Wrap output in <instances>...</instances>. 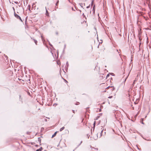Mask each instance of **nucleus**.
<instances>
[{"mask_svg":"<svg viewBox=\"0 0 151 151\" xmlns=\"http://www.w3.org/2000/svg\"><path fill=\"white\" fill-rule=\"evenodd\" d=\"M14 16L17 19H19L22 22H23L21 17L19 15L17 14L16 13H15V12H14Z\"/></svg>","mask_w":151,"mask_h":151,"instance_id":"f257e3e1","label":"nucleus"},{"mask_svg":"<svg viewBox=\"0 0 151 151\" xmlns=\"http://www.w3.org/2000/svg\"><path fill=\"white\" fill-rule=\"evenodd\" d=\"M68 66H69V64H68V62H67L66 63V65L65 67V70H68Z\"/></svg>","mask_w":151,"mask_h":151,"instance_id":"f03ea898","label":"nucleus"},{"mask_svg":"<svg viewBox=\"0 0 151 151\" xmlns=\"http://www.w3.org/2000/svg\"><path fill=\"white\" fill-rule=\"evenodd\" d=\"M101 132L100 137L102 135H103L102 132H103V130L104 129H103V127L102 126H101Z\"/></svg>","mask_w":151,"mask_h":151,"instance_id":"7ed1b4c3","label":"nucleus"},{"mask_svg":"<svg viewBox=\"0 0 151 151\" xmlns=\"http://www.w3.org/2000/svg\"><path fill=\"white\" fill-rule=\"evenodd\" d=\"M57 132H56L53 135H52V138H53V137H54L55 136H56V134Z\"/></svg>","mask_w":151,"mask_h":151,"instance_id":"20e7f679","label":"nucleus"},{"mask_svg":"<svg viewBox=\"0 0 151 151\" xmlns=\"http://www.w3.org/2000/svg\"><path fill=\"white\" fill-rule=\"evenodd\" d=\"M46 10V14L47 16H48L49 15V13L48 11L47 10L46 7H45Z\"/></svg>","mask_w":151,"mask_h":151,"instance_id":"39448f33","label":"nucleus"},{"mask_svg":"<svg viewBox=\"0 0 151 151\" xmlns=\"http://www.w3.org/2000/svg\"><path fill=\"white\" fill-rule=\"evenodd\" d=\"M95 125H96V122H95V121L93 124V131H94V130Z\"/></svg>","mask_w":151,"mask_h":151,"instance_id":"423d86ee","label":"nucleus"},{"mask_svg":"<svg viewBox=\"0 0 151 151\" xmlns=\"http://www.w3.org/2000/svg\"><path fill=\"white\" fill-rule=\"evenodd\" d=\"M98 133L97 134H96V136H96V137H93L94 139L95 140H96V139H97L98 138Z\"/></svg>","mask_w":151,"mask_h":151,"instance_id":"0eeeda50","label":"nucleus"},{"mask_svg":"<svg viewBox=\"0 0 151 151\" xmlns=\"http://www.w3.org/2000/svg\"><path fill=\"white\" fill-rule=\"evenodd\" d=\"M42 149V148L41 147L40 148L37 149L36 151H41Z\"/></svg>","mask_w":151,"mask_h":151,"instance_id":"6e6552de","label":"nucleus"},{"mask_svg":"<svg viewBox=\"0 0 151 151\" xmlns=\"http://www.w3.org/2000/svg\"><path fill=\"white\" fill-rule=\"evenodd\" d=\"M65 129L64 127H63L60 129V131L61 132Z\"/></svg>","mask_w":151,"mask_h":151,"instance_id":"1a4fd4ad","label":"nucleus"},{"mask_svg":"<svg viewBox=\"0 0 151 151\" xmlns=\"http://www.w3.org/2000/svg\"><path fill=\"white\" fill-rule=\"evenodd\" d=\"M33 40L35 43V44H36V45H37V40H35V39H32Z\"/></svg>","mask_w":151,"mask_h":151,"instance_id":"9d476101","label":"nucleus"},{"mask_svg":"<svg viewBox=\"0 0 151 151\" xmlns=\"http://www.w3.org/2000/svg\"><path fill=\"white\" fill-rule=\"evenodd\" d=\"M93 1H94L93 0H92V2H91V7L93 5Z\"/></svg>","mask_w":151,"mask_h":151,"instance_id":"9b49d317","label":"nucleus"},{"mask_svg":"<svg viewBox=\"0 0 151 151\" xmlns=\"http://www.w3.org/2000/svg\"><path fill=\"white\" fill-rule=\"evenodd\" d=\"M38 140L39 141V142L40 143L41 142V139H40V137H38Z\"/></svg>","mask_w":151,"mask_h":151,"instance_id":"f8f14e48","label":"nucleus"},{"mask_svg":"<svg viewBox=\"0 0 151 151\" xmlns=\"http://www.w3.org/2000/svg\"><path fill=\"white\" fill-rule=\"evenodd\" d=\"M19 100L20 101H21L22 102V99H21V95H19Z\"/></svg>","mask_w":151,"mask_h":151,"instance_id":"ddd939ff","label":"nucleus"},{"mask_svg":"<svg viewBox=\"0 0 151 151\" xmlns=\"http://www.w3.org/2000/svg\"><path fill=\"white\" fill-rule=\"evenodd\" d=\"M59 3V1H57L55 4L56 6H57Z\"/></svg>","mask_w":151,"mask_h":151,"instance_id":"4468645a","label":"nucleus"},{"mask_svg":"<svg viewBox=\"0 0 151 151\" xmlns=\"http://www.w3.org/2000/svg\"><path fill=\"white\" fill-rule=\"evenodd\" d=\"M41 38H42V41H43V42H44L45 40H44V39H43L42 36H41Z\"/></svg>","mask_w":151,"mask_h":151,"instance_id":"2eb2a0df","label":"nucleus"},{"mask_svg":"<svg viewBox=\"0 0 151 151\" xmlns=\"http://www.w3.org/2000/svg\"><path fill=\"white\" fill-rule=\"evenodd\" d=\"M49 45L52 47H53V46L49 42Z\"/></svg>","mask_w":151,"mask_h":151,"instance_id":"dca6fc26","label":"nucleus"},{"mask_svg":"<svg viewBox=\"0 0 151 151\" xmlns=\"http://www.w3.org/2000/svg\"><path fill=\"white\" fill-rule=\"evenodd\" d=\"M79 103H80L79 102H77L76 103V105H78L79 104Z\"/></svg>","mask_w":151,"mask_h":151,"instance_id":"f3484780","label":"nucleus"},{"mask_svg":"<svg viewBox=\"0 0 151 151\" xmlns=\"http://www.w3.org/2000/svg\"><path fill=\"white\" fill-rule=\"evenodd\" d=\"M14 2L16 4H17L18 3V2L17 1H14Z\"/></svg>","mask_w":151,"mask_h":151,"instance_id":"a211bd4d","label":"nucleus"},{"mask_svg":"<svg viewBox=\"0 0 151 151\" xmlns=\"http://www.w3.org/2000/svg\"><path fill=\"white\" fill-rule=\"evenodd\" d=\"M113 96H109V97H108V98H109V99H111V98Z\"/></svg>","mask_w":151,"mask_h":151,"instance_id":"6ab92c4d","label":"nucleus"},{"mask_svg":"<svg viewBox=\"0 0 151 151\" xmlns=\"http://www.w3.org/2000/svg\"><path fill=\"white\" fill-rule=\"evenodd\" d=\"M144 139H145L146 140H147V141H151V140H150V139H145V138H143Z\"/></svg>","mask_w":151,"mask_h":151,"instance_id":"aec40b11","label":"nucleus"},{"mask_svg":"<svg viewBox=\"0 0 151 151\" xmlns=\"http://www.w3.org/2000/svg\"><path fill=\"white\" fill-rule=\"evenodd\" d=\"M72 9L73 11H75V10H74L73 7H72Z\"/></svg>","mask_w":151,"mask_h":151,"instance_id":"412c9836","label":"nucleus"},{"mask_svg":"<svg viewBox=\"0 0 151 151\" xmlns=\"http://www.w3.org/2000/svg\"><path fill=\"white\" fill-rule=\"evenodd\" d=\"M101 109H99V111L100 112V111H101Z\"/></svg>","mask_w":151,"mask_h":151,"instance_id":"4be33fe9","label":"nucleus"},{"mask_svg":"<svg viewBox=\"0 0 151 151\" xmlns=\"http://www.w3.org/2000/svg\"><path fill=\"white\" fill-rule=\"evenodd\" d=\"M114 87H113V88H112V91H113L114 90Z\"/></svg>","mask_w":151,"mask_h":151,"instance_id":"5701e85b","label":"nucleus"},{"mask_svg":"<svg viewBox=\"0 0 151 151\" xmlns=\"http://www.w3.org/2000/svg\"><path fill=\"white\" fill-rule=\"evenodd\" d=\"M82 15L84 17H85V16L84 15V14L83 13V14Z\"/></svg>","mask_w":151,"mask_h":151,"instance_id":"b1692460","label":"nucleus"},{"mask_svg":"<svg viewBox=\"0 0 151 151\" xmlns=\"http://www.w3.org/2000/svg\"><path fill=\"white\" fill-rule=\"evenodd\" d=\"M94 6H95V5H94V6H93V10H94V11H95V9H94Z\"/></svg>","mask_w":151,"mask_h":151,"instance_id":"393cba45","label":"nucleus"},{"mask_svg":"<svg viewBox=\"0 0 151 151\" xmlns=\"http://www.w3.org/2000/svg\"><path fill=\"white\" fill-rule=\"evenodd\" d=\"M109 76V74H108L106 76V77H108Z\"/></svg>","mask_w":151,"mask_h":151,"instance_id":"a878e982","label":"nucleus"},{"mask_svg":"<svg viewBox=\"0 0 151 151\" xmlns=\"http://www.w3.org/2000/svg\"><path fill=\"white\" fill-rule=\"evenodd\" d=\"M99 117V116H97V118H96V119H98V118Z\"/></svg>","mask_w":151,"mask_h":151,"instance_id":"bb28decb","label":"nucleus"},{"mask_svg":"<svg viewBox=\"0 0 151 151\" xmlns=\"http://www.w3.org/2000/svg\"><path fill=\"white\" fill-rule=\"evenodd\" d=\"M12 8H13V10H14V12H15V11H15V9H14V7H12Z\"/></svg>","mask_w":151,"mask_h":151,"instance_id":"cd10ccee","label":"nucleus"},{"mask_svg":"<svg viewBox=\"0 0 151 151\" xmlns=\"http://www.w3.org/2000/svg\"><path fill=\"white\" fill-rule=\"evenodd\" d=\"M72 111H73V112L74 113H75V111H74V110H72Z\"/></svg>","mask_w":151,"mask_h":151,"instance_id":"c85d7f7f","label":"nucleus"},{"mask_svg":"<svg viewBox=\"0 0 151 151\" xmlns=\"http://www.w3.org/2000/svg\"><path fill=\"white\" fill-rule=\"evenodd\" d=\"M45 120L46 122H47V120L46 119H45Z\"/></svg>","mask_w":151,"mask_h":151,"instance_id":"c756f323","label":"nucleus"},{"mask_svg":"<svg viewBox=\"0 0 151 151\" xmlns=\"http://www.w3.org/2000/svg\"><path fill=\"white\" fill-rule=\"evenodd\" d=\"M82 141H81V142L79 144V145H78V146H79V145L81 144L82 143Z\"/></svg>","mask_w":151,"mask_h":151,"instance_id":"7c9ffc66","label":"nucleus"},{"mask_svg":"<svg viewBox=\"0 0 151 151\" xmlns=\"http://www.w3.org/2000/svg\"><path fill=\"white\" fill-rule=\"evenodd\" d=\"M134 103L135 104H137V103L136 102H134Z\"/></svg>","mask_w":151,"mask_h":151,"instance_id":"2f4dec72","label":"nucleus"},{"mask_svg":"<svg viewBox=\"0 0 151 151\" xmlns=\"http://www.w3.org/2000/svg\"><path fill=\"white\" fill-rule=\"evenodd\" d=\"M57 105V104H53V105L54 106V105Z\"/></svg>","mask_w":151,"mask_h":151,"instance_id":"473e14b6","label":"nucleus"},{"mask_svg":"<svg viewBox=\"0 0 151 151\" xmlns=\"http://www.w3.org/2000/svg\"><path fill=\"white\" fill-rule=\"evenodd\" d=\"M89 7H90V6H87L86 8H88Z\"/></svg>","mask_w":151,"mask_h":151,"instance_id":"72a5a7b5","label":"nucleus"},{"mask_svg":"<svg viewBox=\"0 0 151 151\" xmlns=\"http://www.w3.org/2000/svg\"><path fill=\"white\" fill-rule=\"evenodd\" d=\"M24 1H24H23V2H24V4H25V1Z\"/></svg>","mask_w":151,"mask_h":151,"instance_id":"f704fd0d","label":"nucleus"},{"mask_svg":"<svg viewBox=\"0 0 151 151\" xmlns=\"http://www.w3.org/2000/svg\"><path fill=\"white\" fill-rule=\"evenodd\" d=\"M142 124H144V123H143V122H142Z\"/></svg>","mask_w":151,"mask_h":151,"instance_id":"c9c22d12","label":"nucleus"},{"mask_svg":"<svg viewBox=\"0 0 151 151\" xmlns=\"http://www.w3.org/2000/svg\"><path fill=\"white\" fill-rule=\"evenodd\" d=\"M116 51H117V52H118V53H119V52H118V50H116Z\"/></svg>","mask_w":151,"mask_h":151,"instance_id":"e433bc0d","label":"nucleus"},{"mask_svg":"<svg viewBox=\"0 0 151 151\" xmlns=\"http://www.w3.org/2000/svg\"><path fill=\"white\" fill-rule=\"evenodd\" d=\"M58 32H56V34L57 35H58Z\"/></svg>","mask_w":151,"mask_h":151,"instance_id":"4c0bfd02","label":"nucleus"},{"mask_svg":"<svg viewBox=\"0 0 151 151\" xmlns=\"http://www.w3.org/2000/svg\"><path fill=\"white\" fill-rule=\"evenodd\" d=\"M65 46H66V45H65V47H64V48H65Z\"/></svg>","mask_w":151,"mask_h":151,"instance_id":"58836bf2","label":"nucleus"},{"mask_svg":"<svg viewBox=\"0 0 151 151\" xmlns=\"http://www.w3.org/2000/svg\"><path fill=\"white\" fill-rule=\"evenodd\" d=\"M69 2H70V3H71V2L69 0Z\"/></svg>","mask_w":151,"mask_h":151,"instance_id":"ea45409f","label":"nucleus"},{"mask_svg":"<svg viewBox=\"0 0 151 151\" xmlns=\"http://www.w3.org/2000/svg\"><path fill=\"white\" fill-rule=\"evenodd\" d=\"M27 0H26V1H26V3H27Z\"/></svg>","mask_w":151,"mask_h":151,"instance_id":"a19ab883","label":"nucleus"},{"mask_svg":"<svg viewBox=\"0 0 151 151\" xmlns=\"http://www.w3.org/2000/svg\"><path fill=\"white\" fill-rule=\"evenodd\" d=\"M104 133V134H106V132H105Z\"/></svg>","mask_w":151,"mask_h":151,"instance_id":"79ce46f5","label":"nucleus"},{"mask_svg":"<svg viewBox=\"0 0 151 151\" xmlns=\"http://www.w3.org/2000/svg\"><path fill=\"white\" fill-rule=\"evenodd\" d=\"M139 40H140V38H139Z\"/></svg>","mask_w":151,"mask_h":151,"instance_id":"37998d69","label":"nucleus"},{"mask_svg":"<svg viewBox=\"0 0 151 151\" xmlns=\"http://www.w3.org/2000/svg\"><path fill=\"white\" fill-rule=\"evenodd\" d=\"M79 11H80V12H81V10H79Z\"/></svg>","mask_w":151,"mask_h":151,"instance_id":"c03bdc74","label":"nucleus"},{"mask_svg":"<svg viewBox=\"0 0 151 151\" xmlns=\"http://www.w3.org/2000/svg\"><path fill=\"white\" fill-rule=\"evenodd\" d=\"M27 18V17H26V19Z\"/></svg>","mask_w":151,"mask_h":151,"instance_id":"a18cd8bd","label":"nucleus"},{"mask_svg":"<svg viewBox=\"0 0 151 151\" xmlns=\"http://www.w3.org/2000/svg\"><path fill=\"white\" fill-rule=\"evenodd\" d=\"M99 123H98V124H99V123Z\"/></svg>","mask_w":151,"mask_h":151,"instance_id":"49530a36","label":"nucleus"}]
</instances>
